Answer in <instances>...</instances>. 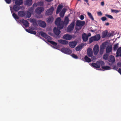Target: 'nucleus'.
<instances>
[{"label": "nucleus", "mask_w": 121, "mask_h": 121, "mask_svg": "<svg viewBox=\"0 0 121 121\" xmlns=\"http://www.w3.org/2000/svg\"><path fill=\"white\" fill-rule=\"evenodd\" d=\"M10 9L13 17L15 19L16 21L18 23H19V22L17 21V19H19V17L16 14L13 13L14 11H15L17 12L19 10L20 8L19 6L16 5H14L13 6V8L11 7H10Z\"/></svg>", "instance_id": "nucleus-1"}, {"label": "nucleus", "mask_w": 121, "mask_h": 121, "mask_svg": "<svg viewBox=\"0 0 121 121\" xmlns=\"http://www.w3.org/2000/svg\"><path fill=\"white\" fill-rule=\"evenodd\" d=\"M50 45L51 46L52 48L59 50L58 49L52 46L51 45ZM59 50L63 53L69 55L71 54L72 52V51L71 50L67 48H62L61 49H59Z\"/></svg>", "instance_id": "nucleus-2"}, {"label": "nucleus", "mask_w": 121, "mask_h": 121, "mask_svg": "<svg viewBox=\"0 0 121 121\" xmlns=\"http://www.w3.org/2000/svg\"><path fill=\"white\" fill-rule=\"evenodd\" d=\"M63 21H61L60 17H58L56 20L55 22V24L57 25L58 28L59 29H61L63 28V26L62 25Z\"/></svg>", "instance_id": "nucleus-3"}, {"label": "nucleus", "mask_w": 121, "mask_h": 121, "mask_svg": "<svg viewBox=\"0 0 121 121\" xmlns=\"http://www.w3.org/2000/svg\"><path fill=\"white\" fill-rule=\"evenodd\" d=\"M75 21H73L68 26L67 28V31L68 32H70L73 30L75 26Z\"/></svg>", "instance_id": "nucleus-4"}, {"label": "nucleus", "mask_w": 121, "mask_h": 121, "mask_svg": "<svg viewBox=\"0 0 121 121\" xmlns=\"http://www.w3.org/2000/svg\"><path fill=\"white\" fill-rule=\"evenodd\" d=\"M44 10V8L39 7H38L35 9V12L36 13L39 14Z\"/></svg>", "instance_id": "nucleus-5"}, {"label": "nucleus", "mask_w": 121, "mask_h": 121, "mask_svg": "<svg viewBox=\"0 0 121 121\" xmlns=\"http://www.w3.org/2000/svg\"><path fill=\"white\" fill-rule=\"evenodd\" d=\"M85 24L84 21L78 20L76 22V25L78 26L82 27Z\"/></svg>", "instance_id": "nucleus-6"}, {"label": "nucleus", "mask_w": 121, "mask_h": 121, "mask_svg": "<svg viewBox=\"0 0 121 121\" xmlns=\"http://www.w3.org/2000/svg\"><path fill=\"white\" fill-rule=\"evenodd\" d=\"M37 22L39 26L43 28L46 27V24L44 21L39 20L37 21Z\"/></svg>", "instance_id": "nucleus-7"}, {"label": "nucleus", "mask_w": 121, "mask_h": 121, "mask_svg": "<svg viewBox=\"0 0 121 121\" xmlns=\"http://www.w3.org/2000/svg\"><path fill=\"white\" fill-rule=\"evenodd\" d=\"M99 49V47L97 45H95L93 48V50L94 54L95 55H96L97 54Z\"/></svg>", "instance_id": "nucleus-8"}, {"label": "nucleus", "mask_w": 121, "mask_h": 121, "mask_svg": "<svg viewBox=\"0 0 121 121\" xmlns=\"http://www.w3.org/2000/svg\"><path fill=\"white\" fill-rule=\"evenodd\" d=\"M87 54L88 56L92 58L93 56V51L91 48L88 49L87 51Z\"/></svg>", "instance_id": "nucleus-9"}, {"label": "nucleus", "mask_w": 121, "mask_h": 121, "mask_svg": "<svg viewBox=\"0 0 121 121\" xmlns=\"http://www.w3.org/2000/svg\"><path fill=\"white\" fill-rule=\"evenodd\" d=\"M54 10V7H51L50 8L47 10L46 13L48 15H51L53 13Z\"/></svg>", "instance_id": "nucleus-10"}, {"label": "nucleus", "mask_w": 121, "mask_h": 121, "mask_svg": "<svg viewBox=\"0 0 121 121\" xmlns=\"http://www.w3.org/2000/svg\"><path fill=\"white\" fill-rule=\"evenodd\" d=\"M63 39L67 40H69L71 39L72 36L68 34L64 35L63 37Z\"/></svg>", "instance_id": "nucleus-11"}, {"label": "nucleus", "mask_w": 121, "mask_h": 121, "mask_svg": "<svg viewBox=\"0 0 121 121\" xmlns=\"http://www.w3.org/2000/svg\"><path fill=\"white\" fill-rule=\"evenodd\" d=\"M106 44H105L104 43L102 44V46H100V49L99 51V53L100 54L102 55L103 53L104 49L106 47Z\"/></svg>", "instance_id": "nucleus-12"}, {"label": "nucleus", "mask_w": 121, "mask_h": 121, "mask_svg": "<svg viewBox=\"0 0 121 121\" xmlns=\"http://www.w3.org/2000/svg\"><path fill=\"white\" fill-rule=\"evenodd\" d=\"M20 22L22 23L24 26H25L26 27H28L29 26V24L28 22L26 20L23 19L20 20Z\"/></svg>", "instance_id": "nucleus-13"}, {"label": "nucleus", "mask_w": 121, "mask_h": 121, "mask_svg": "<svg viewBox=\"0 0 121 121\" xmlns=\"http://www.w3.org/2000/svg\"><path fill=\"white\" fill-rule=\"evenodd\" d=\"M59 29L58 28L55 27L53 29L54 32L55 34L57 35H58L60 33V31Z\"/></svg>", "instance_id": "nucleus-14"}, {"label": "nucleus", "mask_w": 121, "mask_h": 121, "mask_svg": "<svg viewBox=\"0 0 121 121\" xmlns=\"http://www.w3.org/2000/svg\"><path fill=\"white\" fill-rule=\"evenodd\" d=\"M82 38L83 41L84 42L87 41L88 39V37L87 36V34L85 33H84L82 35Z\"/></svg>", "instance_id": "nucleus-15"}, {"label": "nucleus", "mask_w": 121, "mask_h": 121, "mask_svg": "<svg viewBox=\"0 0 121 121\" xmlns=\"http://www.w3.org/2000/svg\"><path fill=\"white\" fill-rule=\"evenodd\" d=\"M69 46L71 48H74L77 45V42L75 41L70 42L69 43Z\"/></svg>", "instance_id": "nucleus-16"}, {"label": "nucleus", "mask_w": 121, "mask_h": 121, "mask_svg": "<svg viewBox=\"0 0 121 121\" xmlns=\"http://www.w3.org/2000/svg\"><path fill=\"white\" fill-rule=\"evenodd\" d=\"M69 20L68 17H66L64 21H63V23H62V25L64 27V25H67L69 23Z\"/></svg>", "instance_id": "nucleus-17"}, {"label": "nucleus", "mask_w": 121, "mask_h": 121, "mask_svg": "<svg viewBox=\"0 0 121 121\" xmlns=\"http://www.w3.org/2000/svg\"><path fill=\"white\" fill-rule=\"evenodd\" d=\"M58 42L60 43L63 45H67L68 44V42L63 39H60L58 40Z\"/></svg>", "instance_id": "nucleus-18"}, {"label": "nucleus", "mask_w": 121, "mask_h": 121, "mask_svg": "<svg viewBox=\"0 0 121 121\" xmlns=\"http://www.w3.org/2000/svg\"><path fill=\"white\" fill-rule=\"evenodd\" d=\"M112 47L111 45L107 46L106 48V51L107 53H109L112 51Z\"/></svg>", "instance_id": "nucleus-19"}, {"label": "nucleus", "mask_w": 121, "mask_h": 121, "mask_svg": "<svg viewBox=\"0 0 121 121\" xmlns=\"http://www.w3.org/2000/svg\"><path fill=\"white\" fill-rule=\"evenodd\" d=\"M95 41H98L101 38L100 35L98 34L93 36Z\"/></svg>", "instance_id": "nucleus-20"}, {"label": "nucleus", "mask_w": 121, "mask_h": 121, "mask_svg": "<svg viewBox=\"0 0 121 121\" xmlns=\"http://www.w3.org/2000/svg\"><path fill=\"white\" fill-rule=\"evenodd\" d=\"M108 32L107 30H106L104 31L102 33L101 37L102 38H104L107 37Z\"/></svg>", "instance_id": "nucleus-21"}, {"label": "nucleus", "mask_w": 121, "mask_h": 121, "mask_svg": "<svg viewBox=\"0 0 121 121\" xmlns=\"http://www.w3.org/2000/svg\"><path fill=\"white\" fill-rule=\"evenodd\" d=\"M25 30L26 31L30 34L34 35H36V32L35 31H34L30 29H25Z\"/></svg>", "instance_id": "nucleus-22"}, {"label": "nucleus", "mask_w": 121, "mask_h": 121, "mask_svg": "<svg viewBox=\"0 0 121 121\" xmlns=\"http://www.w3.org/2000/svg\"><path fill=\"white\" fill-rule=\"evenodd\" d=\"M91 66L92 67L97 68H100V66L98 65L97 62L96 63H93L91 64Z\"/></svg>", "instance_id": "nucleus-23"}, {"label": "nucleus", "mask_w": 121, "mask_h": 121, "mask_svg": "<svg viewBox=\"0 0 121 121\" xmlns=\"http://www.w3.org/2000/svg\"><path fill=\"white\" fill-rule=\"evenodd\" d=\"M109 62L113 63L115 61V59L114 57L112 55H111L109 56V58L108 60Z\"/></svg>", "instance_id": "nucleus-24"}, {"label": "nucleus", "mask_w": 121, "mask_h": 121, "mask_svg": "<svg viewBox=\"0 0 121 121\" xmlns=\"http://www.w3.org/2000/svg\"><path fill=\"white\" fill-rule=\"evenodd\" d=\"M62 8L63 6L62 5H58L56 12L57 14H58Z\"/></svg>", "instance_id": "nucleus-25"}, {"label": "nucleus", "mask_w": 121, "mask_h": 121, "mask_svg": "<svg viewBox=\"0 0 121 121\" xmlns=\"http://www.w3.org/2000/svg\"><path fill=\"white\" fill-rule=\"evenodd\" d=\"M18 14L19 16L21 17H24L25 12L24 11H20L18 13Z\"/></svg>", "instance_id": "nucleus-26"}, {"label": "nucleus", "mask_w": 121, "mask_h": 121, "mask_svg": "<svg viewBox=\"0 0 121 121\" xmlns=\"http://www.w3.org/2000/svg\"><path fill=\"white\" fill-rule=\"evenodd\" d=\"M31 14L30 12L29 11H26L25 12V16L24 17L26 18H30L31 16Z\"/></svg>", "instance_id": "nucleus-27"}, {"label": "nucleus", "mask_w": 121, "mask_h": 121, "mask_svg": "<svg viewBox=\"0 0 121 121\" xmlns=\"http://www.w3.org/2000/svg\"><path fill=\"white\" fill-rule=\"evenodd\" d=\"M23 3V1L22 0H16L15 2V4L18 6H19Z\"/></svg>", "instance_id": "nucleus-28"}, {"label": "nucleus", "mask_w": 121, "mask_h": 121, "mask_svg": "<svg viewBox=\"0 0 121 121\" xmlns=\"http://www.w3.org/2000/svg\"><path fill=\"white\" fill-rule=\"evenodd\" d=\"M54 18L53 17L50 16L48 18L47 20V22L48 23H52L53 21Z\"/></svg>", "instance_id": "nucleus-29"}, {"label": "nucleus", "mask_w": 121, "mask_h": 121, "mask_svg": "<svg viewBox=\"0 0 121 121\" xmlns=\"http://www.w3.org/2000/svg\"><path fill=\"white\" fill-rule=\"evenodd\" d=\"M43 3L42 1H40L37 2V3H34L33 5H36V6H42L43 5Z\"/></svg>", "instance_id": "nucleus-30"}, {"label": "nucleus", "mask_w": 121, "mask_h": 121, "mask_svg": "<svg viewBox=\"0 0 121 121\" xmlns=\"http://www.w3.org/2000/svg\"><path fill=\"white\" fill-rule=\"evenodd\" d=\"M32 4V0H27L26 2V4L29 6L31 5Z\"/></svg>", "instance_id": "nucleus-31"}, {"label": "nucleus", "mask_w": 121, "mask_h": 121, "mask_svg": "<svg viewBox=\"0 0 121 121\" xmlns=\"http://www.w3.org/2000/svg\"><path fill=\"white\" fill-rule=\"evenodd\" d=\"M121 53V47H119L117 50L116 54L117 56H120V54Z\"/></svg>", "instance_id": "nucleus-32"}, {"label": "nucleus", "mask_w": 121, "mask_h": 121, "mask_svg": "<svg viewBox=\"0 0 121 121\" xmlns=\"http://www.w3.org/2000/svg\"><path fill=\"white\" fill-rule=\"evenodd\" d=\"M84 59L86 62L88 63L91 62V59L86 55L85 56Z\"/></svg>", "instance_id": "nucleus-33"}, {"label": "nucleus", "mask_w": 121, "mask_h": 121, "mask_svg": "<svg viewBox=\"0 0 121 121\" xmlns=\"http://www.w3.org/2000/svg\"><path fill=\"white\" fill-rule=\"evenodd\" d=\"M102 68L105 70H108L111 69L110 67L108 66H103L102 67Z\"/></svg>", "instance_id": "nucleus-34"}, {"label": "nucleus", "mask_w": 121, "mask_h": 121, "mask_svg": "<svg viewBox=\"0 0 121 121\" xmlns=\"http://www.w3.org/2000/svg\"><path fill=\"white\" fill-rule=\"evenodd\" d=\"M82 45H79L78 46L75 48L76 50L77 51H80L82 49Z\"/></svg>", "instance_id": "nucleus-35"}, {"label": "nucleus", "mask_w": 121, "mask_h": 121, "mask_svg": "<svg viewBox=\"0 0 121 121\" xmlns=\"http://www.w3.org/2000/svg\"><path fill=\"white\" fill-rule=\"evenodd\" d=\"M87 13L88 16L89 17V18L92 20L93 21L94 20V18L93 17L91 14L89 12H87Z\"/></svg>", "instance_id": "nucleus-36"}, {"label": "nucleus", "mask_w": 121, "mask_h": 121, "mask_svg": "<svg viewBox=\"0 0 121 121\" xmlns=\"http://www.w3.org/2000/svg\"><path fill=\"white\" fill-rule=\"evenodd\" d=\"M97 62L98 65H99L100 66H100L103 65H104V62L102 61H99Z\"/></svg>", "instance_id": "nucleus-37"}, {"label": "nucleus", "mask_w": 121, "mask_h": 121, "mask_svg": "<svg viewBox=\"0 0 121 121\" xmlns=\"http://www.w3.org/2000/svg\"><path fill=\"white\" fill-rule=\"evenodd\" d=\"M48 42L50 43L53 45L54 46H56L57 45V43H56L53 41L51 40H48Z\"/></svg>", "instance_id": "nucleus-38"}, {"label": "nucleus", "mask_w": 121, "mask_h": 121, "mask_svg": "<svg viewBox=\"0 0 121 121\" xmlns=\"http://www.w3.org/2000/svg\"><path fill=\"white\" fill-rule=\"evenodd\" d=\"M119 44L117 43L114 45L113 47V50L114 51H116L118 47V45Z\"/></svg>", "instance_id": "nucleus-39"}, {"label": "nucleus", "mask_w": 121, "mask_h": 121, "mask_svg": "<svg viewBox=\"0 0 121 121\" xmlns=\"http://www.w3.org/2000/svg\"><path fill=\"white\" fill-rule=\"evenodd\" d=\"M94 41H95L94 39L93 36L89 38V43H92Z\"/></svg>", "instance_id": "nucleus-40"}, {"label": "nucleus", "mask_w": 121, "mask_h": 121, "mask_svg": "<svg viewBox=\"0 0 121 121\" xmlns=\"http://www.w3.org/2000/svg\"><path fill=\"white\" fill-rule=\"evenodd\" d=\"M40 34L44 38H45L47 35L43 31L40 32Z\"/></svg>", "instance_id": "nucleus-41"}, {"label": "nucleus", "mask_w": 121, "mask_h": 121, "mask_svg": "<svg viewBox=\"0 0 121 121\" xmlns=\"http://www.w3.org/2000/svg\"><path fill=\"white\" fill-rule=\"evenodd\" d=\"M30 21L33 24H36V20L35 19H31L30 20Z\"/></svg>", "instance_id": "nucleus-42"}, {"label": "nucleus", "mask_w": 121, "mask_h": 121, "mask_svg": "<svg viewBox=\"0 0 121 121\" xmlns=\"http://www.w3.org/2000/svg\"><path fill=\"white\" fill-rule=\"evenodd\" d=\"M108 55L107 54H105L104 55L103 58L105 60H107L108 59Z\"/></svg>", "instance_id": "nucleus-43"}, {"label": "nucleus", "mask_w": 121, "mask_h": 121, "mask_svg": "<svg viewBox=\"0 0 121 121\" xmlns=\"http://www.w3.org/2000/svg\"><path fill=\"white\" fill-rule=\"evenodd\" d=\"M45 38L48 40V41L49 40H51L52 39V38L47 35Z\"/></svg>", "instance_id": "nucleus-44"}, {"label": "nucleus", "mask_w": 121, "mask_h": 121, "mask_svg": "<svg viewBox=\"0 0 121 121\" xmlns=\"http://www.w3.org/2000/svg\"><path fill=\"white\" fill-rule=\"evenodd\" d=\"M113 35V33L109 32L107 36V37H110L111 36H112Z\"/></svg>", "instance_id": "nucleus-45"}, {"label": "nucleus", "mask_w": 121, "mask_h": 121, "mask_svg": "<svg viewBox=\"0 0 121 121\" xmlns=\"http://www.w3.org/2000/svg\"><path fill=\"white\" fill-rule=\"evenodd\" d=\"M105 16L110 19H112L113 18V17L111 15L106 14Z\"/></svg>", "instance_id": "nucleus-46"}, {"label": "nucleus", "mask_w": 121, "mask_h": 121, "mask_svg": "<svg viewBox=\"0 0 121 121\" xmlns=\"http://www.w3.org/2000/svg\"><path fill=\"white\" fill-rule=\"evenodd\" d=\"M73 57V58L76 59H78V56L74 54H72L71 55Z\"/></svg>", "instance_id": "nucleus-47"}, {"label": "nucleus", "mask_w": 121, "mask_h": 121, "mask_svg": "<svg viewBox=\"0 0 121 121\" xmlns=\"http://www.w3.org/2000/svg\"><path fill=\"white\" fill-rule=\"evenodd\" d=\"M120 11L116 10H113V9H111V12H112L113 13H117Z\"/></svg>", "instance_id": "nucleus-48"}, {"label": "nucleus", "mask_w": 121, "mask_h": 121, "mask_svg": "<svg viewBox=\"0 0 121 121\" xmlns=\"http://www.w3.org/2000/svg\"><path fill=\"white\" fill-rule=\"evenodd\" d=\"M101 19L103 21H104L107 20V18L105 17H103L101 18Z\"/></svg>", "instance_id": "nucleus-49"}, {"label": "nucleus", "mask_w": 121, "mask_h": 121, "mask_svg": "<svg viewBox=\"0 0 121 121\" xmlns=\"http://www.w3.org/2000/svg\"><path fill=\"white\" fill-rule=\"evenodd\" d=\"M6 3L8 4H10L11 1V0H4Z\"/></svg>", "instance_id": "nucleus-50"}, {"label": "nucleus", "mask_w": 121, "mask_h": 121, "mask_svg": "<svg viewBox=\"0 0 121 121\" xmlns=\"http://www.w3.org/2000/svg\"><path fill=\"white\" fill-rule=\"evenodd\" d=\"M80 18L81 20H82L84 19V17L83 15H81L80 16Z\"/></svg>", "instance_id": "nucleus-51"}, {"label": "nucleus", "mask_w": 121, "mask_h": 121, "mask_svg": "<svg viewBox=\"0 0 121 121\" xmlns=\"http://www.w3.org/2000/svg\"><path fill=\"white\" fill-rule=\"evenodd\" d=\"M64 13L61 12L60 14V16L61 17H63L64 15Z\"/></svg>", "instance_id": "nucleus-52"}, {"label": "nucleus", "mask_w": 121, "mask_h": 121, "mask_svg": "<svg viewBox=\"0 0 121 121\" xmlns=\"http://www.w3.org/2000/svg\"><path fill=\"white\" fill-rule=\"evenodd\" d=\"M66 11V9L65 8H64L62 10L61 12H62L63 13H65V12Z\"/></svg>", "instance_id": "nucleus-53"}, {"label": "nucleus", "mask_w": 121, "mask_h": 121, "mask_svg": "<svg viewBox=\"0 0 121 121\" xmlns=\"http://www.w3.org/2000/svg\"><path fill=\"white\" fill-rule=\"evenodd\" d=\"M97 14L99 16H101L102 15V13L101 12H98Z\"/></svg>", "instance_id": "nucleus-54"}, {"label": "nucleus", "mask_w": 121, "mask_h": 121, "mask_svg": "<svg viewBox=\"0 0 121 121\" xmlns=\"http://www.w3.org/2000/svg\"><path fill=\"white\" fill-rule=\"evenodd\" d=\"M118 72L121 75V69L119 68L118 70Z\"/></svg>", "instance_id": "nucleus-55"}, {"label": "nucleus", "mask_w": 121, "mask_h": 121, "mask_svg": "<svg viewBox=\"0 0 121 121\" xmlns=\"http://www.w3.org/2000/svg\"><path fill=\"white\" fill-rule=\"evenodd\" d=\"M91 35V34L90 33H89L87 35V36L88 37H89Z\"/></svg>", "instance_id": "nucleus-56"}, {"label": "nucleus", "mask_w": 121, "mask_h": 121, "mask_svg": "<svg viewBox=\"0 0 121 121\" xmlns=\"http://www.w3.org/2000/svg\"><path fill=\"white\" fill-rule=\"evenodd\" d=\"M101 6H104V2L103 1L101 2Z\"/></svg>", "instance_id": "nucleus-57"}, {"label": "nucleus", "mask_w": 121, "mask_h": 121, "mask_svg": "<svg viewBox=\"0 0 121 121\" xmlns=\"http://www.w3.org/2000/svg\"><path fill=\"white\" fill-rule=\"evenodd\" d=\"M113 69H114L117 70L118 69V68L116 66H114L113 67Z\"/></svg>", "instance_id": "nucleus-58"}, {"label": "nucleus", "mask_w": 121, "mask_h": 121, "mask_svg": "<svg viewBox=\"0 0 121 121\" xmlns=\"http://www.w3.org/2000/svg\"><path fill=\"white\" fill-rule=\"evenodd\" d=\"M48 34L49 35H51V36H52V35H53V34L51 32H49L48 33Z\"/></svg>", "instance_id": "nucleus-59"}, {"label": "nucleus", "mask_w": 121, "mask_h": 121, "mask_svg": "<svg viewBox=\"0 0 121 121\" xmlns=\"http://www.w3.org/2000/svg\"><path fill=\"white\" fill-rule=\"evenodd\" d=\"M46 1H47L48 2H50L52 1V0H45Z\"/></svg>", "instance_id": "nucleus-60"}, {"label": "nucleus", "mask_w": 121, "mask_h": 121, "mask_svg": "<svg viewBox=\"0 0 121 121\" xmlns=\"http://www.w3.org/2000/svg\"><path fill=\"white\" fill-rule=\"evenodd\" d=\"M109 23L108 22H107L105 24V25L106 26H108L109 25Z\"/></svg>", "instance_id": "nucleus-61"}, {"label": "nucleus", "mask_w": 121, "mask_h": 121, "mask_svg": "<svg viewBox=\"0 0 121 121\" xmlns=\"http://www.w3.org/2000/svg\"><path fill=\"white\" fill-rule=\"evenodd\" d=\"M84 0L86 3H87L88 2V0Z\"/></svg>", "instance_id": "nucleus-62"}, {"label": "nucleus", "mask_w": 121, "mask_h": 121, "mask_svg": "<svg viewBox=\"0 0 121 121\" xmlns=\"http://www.w3.org/2000/svg\"><path fill=\"white\" fill-rule=\"evenodd\" d=\"M75 29H76V30L77 31V30H80V29L81 28H80L79 29H78V28H77L76 27Z\"/></svg>", "instance_id": "nucleus-63"}, {"label": "nucleus", "mask_w": 121, "mask_h": 121, "mask_svg": "<svg viewBox=\"0 0 121 121\" xmlns=\"http://www.w3.org/2000/svg\"><path fill=\"white\" fill-rule=\"evenodd\" d=\"M39 38H40V39H42L43 40H44V41H45V42H46V41H45V39H43V38H42L41 37H39Z\"/></svg>", "instance_id": "nucleus-64"}]
</instances>
